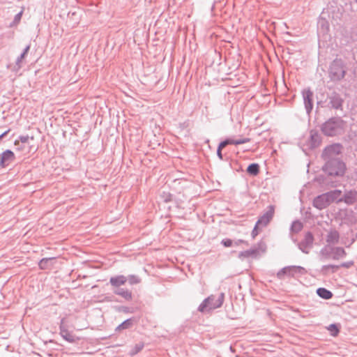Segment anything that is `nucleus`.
Here are the masks:
<instances>
[{
	"label": "nucleus",
	"mask_w": 357,
	"mask_h": 357,
	"mask_svg": "<svg viewBox=\"0 0 357 357\" xmlns=\"http://www.w3.org/2000/svg\"><path fill=\"white\" fill-rule=\"evenodd\" d=\"M346 123L340 117H333L326 121L321 126L325 135L333 137L344 132Z\"/></svg>",
	"instance_id": "1"
},
{
	"label": "nucleus",
	"mask_w": 357,
	"mask_h": 357,
	"mask_svg": "<svg viewBox=\"0 0 357 357\" xmlns=\"http://www.w3.org/2000/svg\"><path fill=\"white\" fill-rule=\"evenodd\" d=\"M323 170L329 176H342L344 174L346 165L340 158L326 160Z\"/></svg>",
	"instance_id": "2"
},
{
	"label": "nucleus",
	"mask_w": 357,
	"mask_h": 357,
	"mask_svg": "<svg viewBox=\"0 0 357 357\" xmlns=\"http://www.w3.org/2000/svg\"><path fill=\"white\" fill-rule=\"evenodd\" d=\"M224 293H220L218 297L211 295L202 301L198 307V310L201 312H206L220 307L224 302Z\"/></svg>",
	"instance_id": "3"
},
{
	"label": "nucleus",
	"mask_w": 357,
	"mask_h": 357,
	"mask_svg": "<svg viewBox=\"0 0 357 357\" xmlns=\"http://www.w3.org/2000/svg\"><path fill=\"white\" fill-rule=\"evenodd\" d=\"M330 77L333 81H339L344 78L345 75V70L343 62L341 60L333 61L329 69Z\"/></svg>",
	"instance_id": "4"
},
{
	"label": "nucleus",
	"mask_w": 357,
	"mask_h": 357,
	"mask_svg": "<svg viewBox=\"0 0 357 357\" xmlns=\"http://www.w3.org/2000/svg\"><path fill=\"white\" fill-rule=\"evenodd\" d=\"M307 271L305 268L300 266H288L280 269L278 273L277 277L280 280H282L284 275L294 277L296 275H305Z\"/></svg>",
	"instance_id": "5"
},
{
	"label": "nucleus",
	"mask_w": 357,
	"mask_h": 357,
	"mask_svg": "<svg viewBox=\"0 0 357 357\" xmlns=\"http://www.w3.org/2000/svg\"><path fill=\"white\" fill-rule=\"evenodd\" d=\"M342 149V146L338 143L329 145L323 151L321 157L324 161L338 159L337 156L341 154Z\"/></svg>",
	"instance_id": "6"
},
{
	"label": "nucleus",
	"mask_w": 357,
	"mask_h": 357,
	"mask_svg": "<svg viewBox=\"0 0 357 357\" xmlns=\"http://www.w3.org/2000/svg\"><path fill=\"white\" fill-rule=\"evenodd\" d=\"M314 236L311 231L305 233L303 239L297 243L298 249L305 254H309L313 247Z\"/></svg>",
	"instance_id": "7"
},
{
	"label": "nucleus",
	"mask_w": 357,
	"mask_h": 357,
	"mask_svg": "<svg viewBox=\"0 0 357 357\" xmlns=\"http://www.w3.org/2000/svg\"><path fill=\"white\" fill-rule=\"evenodd\" d=\"M302 96L306 112L310 114L313 108L314 93L310 89H307L302 91Z\"/></svg>",
	"instance_id": "8"
},
{
	"label": "nucleus",
	"mask_w": 357,
	"mask_h": 357,
	"mask_svg": "<svg viewBox=\"0 0 357 357\" xmlns=\"http://www.w3.org/2000/svg\"><path fill=\"white\" fill-rule=\"evenodd\" d=\"M15 160L14 153L7 149L0 154V167L4 168L8 166L11 162Z\"/></svg>",
	"instance_id": "9"
},
{
	"label": "nucleus",
	"mask_w": 357,
	"mask_h": 357,
	"mask_svg": "<svg viewBox=\"0 0 357 357\" xmlns=\"http://www.w3.org/2000/svg\"><path fill=\"white\" fill-rule=\"evenodd\" d=\"M273 214L274 206L271 205L268 206V210L259 218L256 222L257 225H259L261 227H266L272 219Z\"/></svg>",
	"instance_id": "10"
},
{
	"label": "nucleus",
	"mask_w": 357,
	"mask_h": 357,
	"mask_svg": "<svg viewBox=\"0 0 357 357\" xmlns=\"http://www.w3.org/2000/svg\"><path fill=\"white\" fill-rule=\"evenodd\" d=\"M330 205L326 193L321 194L316 197L313 200V206L317 209L322 210L327 208Z\"/></svg>",
	"instance_id": "11"
},
{
	"label": "nucleus",
	"mask_w": 357,
	"mask_h": 357,
	"mask_svg": "<svg viewBox=\"0 0 357 357\" xmlns=\"http://www.w3.org/2000/svg\"><path fill=\"white\" fill-rule=\"evenodd\" d=\"M321 142V137L317 131L312 130L310 131V138L307 141V146L312 149L318 147Z\"/></svg>",
	"instance_id": "12"
},
{
	"label": "nucleus",
	"mask_w": 357,
	"mask_h": 357,
	"mask_svg": "<svg viewBox=\"0 0 357 357\" xmlns=\"http://www.w3.org/2000/svg\"><path fill=\"white\" fill-rule=\"evenodd\" d=\"M64 321H65L64 318L61 319V324L59 326L60 335L67 342L73 343L76 341L77 337L72 333L69 332L67 330L66 326L63 325Z\"/></svg>",
	"instance_id": "13"
},
{
	"label": "nucleus",
	"mask_w": 357,
	"mask_h": 357,
	"mask_svg": "<svg viewBox=\"0 0 357 357\" xmlns=\"http://www.w3.org/2000/svg\"><path fill=\"white\" fill-rule=\"evenodd\" d=\"M329 105L335 109H342L343 100L340 95L336 92H333L329 96Z\"/></svg>",
	"instance_id": "14"
},
{
	"label": "nucleus",
	"mask_w": 357,
	"mask_h": 357,
	"mask_svg": "<svg viewBox=\"0 0 357 357\" xmlns=\"http://www.w3.org/2000/svg\"><path fill=\"white\" fill-rule=\"evenodd\" d=\"M340 240V233L335 229H331L328 230L326 237V241L328 245H335L339 243Z\"/></svg>",
	"instance_id": "15"
},
{
	"label": "nucleus",
	"mask_w": 357,
	"mask_h": 357,
	"mask_svg": "<svg viewBox=\"0 0 357 357\" xmlns=\"http://www.w3.org/2000/svg\"><path fill=\"white\" fill-rule=\"evenodd\" d=\"M357 200V192L355 190H350L346 192L341 199H338V202H344L348 205L354 204Z\"/></svg>",
	"instance_id": "16"
},
{
	"label": "nucleus",
	"mask_w": 357,
	"mask_h": 357,
	"mask_svg": "<svg viewBox=\"0 0 357 357\" xmlns=\"http://www.w3.org/2000/svg\"><path fill=\"white\" fill-rule=\"evenodd\" d=\"M126 282L127 278L123 275L111 277L109 279V283L114 289L121 288L120 287L125 284Z\"/></svg>",
	"instance_id": "17"
},
{
	"label": "nucleus",
	"mask_w": 357,
	"mask_h": 357,
	"mask_svg": "<svg viewBox=\"0 0 357 357\" xmlns=\"http://www.w3.org/2000/svg\"><path fill=\"white\" fill-rule=\"evenodd\" d=\"M332 259L340 260L344 258L347 255V252L342 247L332 246Z\"/></svg>",
	"instance_id": "18"
},
{
	"label": "nucleus",
	"mask_w": 357,
	"mask_h": 357,
	"mask_svg": "<svg viewBox=\"0 0 357 357\" xmlns=\"http://www.w3.org/2000/svg\"><path fill=\"white\" fill-rule=\"evenodd\" d=\"M332 245H326L324 246L319 252L320 259L324 261L332 259Z\"/></svg>",
	"instance_id": "19"
},
{
	"label": "nucleus",
	"mask_w": 357,
	"mask_h": 357,
	"mask_svg": "<svg viewBox=\"0 0 357 357\" xmlns=\"http://www.w3.org/2000/svg\"><path fill=\"white\" fill-rule=\"evenodd\" d=\"M113 292L114 294L118 295L123 298L125 300L129 301H131L132 298V292L124 288H117L114 289Z\"/></svg>",
	"instance_id": "20"
},
{
	"label": "nucleus",
	"mask_w": 357,
	"mask_h": 357,
	"mask_svg": "<svg viewBox=\"0 0 357 357\" xmlns=\"http://www.w3.org/2000/svg\"><path fill=\"white\" fill-rule=\"evenodd\" d=\"M341 194H342V192L339 190H331L330 192H326V195L328 197L330 204L335 201L338 202V199H341V197H340Z\"/></svg>",
	"instance_id": "21"
},
{
	"label": "nucleus",
	"mask_w": 357,
	"mask_h": 357,
	"mask_svg": "<svg viewBox=\"0 0 357 357\" xmlns=\"http://www.w3.org/2000/svg\"><path fill=\"white\" fill-rule=\"evenodd\" d=\"M133 319H128L119 324L115 329L116 332H120L123 330L129 329L133 326Z\"/></svg>",
	"instance_id": "22"
},
{
	"label": "nucleus",
	"mask_w": 357,
	"mask_h": 357,
	"mask_svg": "<svg viewBox=\"0 0 357 357\" xmlns=\"http://www.w3.org/2000/svg\"><path fill=\"white\" fill-rule=\"evenodd\" d=\"M55 260L54 257L43 258L38 263L39 268L45 270L52 266V261Z\"/></svg>",
	"instance_id": "23"
},
{
	"label": "nucleus",
	"mask_w": 357,
	"mask_h": 357,
	"mask_svg": "<svg viewBox=\"0 0 357 357\" xmlns=\"http://www.w3.org/2000/svg\"><path fill=\"white\" fill-rule=\"evenodd\" d=\"M317 295L324 299H330L333 297V293L323 287L318 288L317 290Z\"/></svg>",
	"instance_id": "24"
},
{
	"label": "nucleus",
	"mask_w": 357,
	"mask_h": 357,
	"mask_svg": "<svg viewBox=\"0 0 357 357\" xmlns=\"http://www.w3.org/2000/svg\"><path fill=\"white\" fill-rule=\"evenodd\" d=\"M338 269L339 266L328 264L322 266L321 271L323 274H327L330 271H331V273H335Z\"/></svg>",
	"instance_id": "25"
},
{
	"label": "nucleus",
	"mask_w": 357,
	"mask_h": 357,
	"mask_svg": "<svg viewBox=\"0 0 357 357\" xmlns=\"http://www.w3.org/2000/svg\"><path fill=\"white\" fill-rule=\"evenodd\" d=\"M247 172L252 176H257L259 172V165L257 163H252L248 165Z\"/></svg>",
	"instance_id": "26"
},
{
	"label": "nucleus",
	"mask_w": 357,
	"mask_h": 357,
	"mask_svg": "<svg viewBox=\"0 0 357 357\" xmlns=\"http://www.w3.org/2000/svg\"><path fill=\"white\" fill-rule=\"evenodd\" d=\"M329 25L328 22L324 19H320L318 22V31H321L323 33L328 31Z\"/></svg>",
	"instance_id": "27"
},
{
	"label": "nucleus",
	"mask_w": 357,
	"mask_h": 357,
	"mask_svg": "<svg viewBox=\"0 0 357 357\" xmlns=\"http://www.w3.org/2000/svg\"><path fill=\"white\" fill-rule=\"evenodd\" d=\"M257 254H258V250L257 249H250V250L241 252L239 254V257H243L248 258L250 257H256Z\"/></svg>",
	"instance_id": "28"
},
{
	"label": "nucleus",
	"mask_w": 357,
	"mask_h": 357,
	"mask_svg": "<svg viewBox=\"0 0 357 357\" xmlns=\"http://www.w3.org/2000/svg\"><path fill=\"white\" fill-rule=\"evenodd\" d=\"M303 227V223L299 220H295L291 225L290 230L294 233H298Z\"/></svg>",
	"instance_id": "29"
},
{
	"label": "nucleus",
	"mask_w": 357,
	"mask_h": 357,
	"mask_svg": "<svg viewBox=\"0 0 357 357\" xmlns=\"http://www.w3.org/2000/svg\"><path fill=\"white\" fill-rule=\"evenodd\" d=\"M127 278V281L130 284H137L141 282V279L139 276L135 275H129Z\"/></svg>",
	"instance_id": "30"
},
{
	"label": "nucleus",
	"mask_w": 357,
	"mask_h": 357,
	"mask_svg": "<svg viewBox=\"0 0 357 357\" xmlns=\"http://www.w3.org/2000/svg\"><path fill=\"white\" fill-rule=\"evenodd\" d=\"M144 344L143 342H139L138 344H136L135 347L130 350V356H135L137 354H138L140 351L142 350L144 348Z\"/></svg>",
	"instance_id": "31"
},
{
	"label": "nucleus",
	"mask_w": 357,
	"mask_h": 357,
	"mask_svg": "<svg viewBox=\"0 0 357 357\" xmlns=\"http://www.w3.org/2000/svg\"><path fill=\"white\" fill-rule=\"evenodd\" d=\"M328 330L333 336H336L339 333V328L337 325L335 324H330L328 327Z\"/></svg>",
	"instance_id": "32"
},
{
	"label": "nucleus",
	"mask_w": 357,
	"mask_h": 357,
	"mask_svg": "<svg viewBox=\"0 0 357 357\" xmlns=\"http://www.w3.org/2000/svg\"><path fill=\"white\" fill-rule=\"evenodd\" d=\"M221 243L226 248L231 247L234 245V242L232 240L229 238H225L221 241Z\"/></svg>",
	"instance_id": "33"
},
{
	"label": "nucleus",
	"mask_w": 357,
	"mask_h": 357,
	"mask_svg": "<svg viewBox=\"0 0 357 357\" xmlns=\"http://www.w3.org/2000/svg\"><path fill=\"white\" fill-rule=\"evenodd\" d=\"M354 261H348L343 262L340 265H338V266H339V268L340 267L345 268H349L352 266H354Z\"/></svg>",
	"instance_id": "34"
},
{
	"label": "nucleus",
	"mask_w": 357,
	"mask_h": 357,
	"mask_svg": "<svg viewBox=\"0 0 357 357\" xmlns=\"http://www.w3.org/2000/svg\"><path fill=\"white\" fill-rule=\"evenodd\" d=\"M250 141V139L248 138V137H244V138L239 139H235L236 145L245 144V143L249 142Z\"/></svg>",
	"instance_id": "35"
},
{
	"label": "nucleus",
	"mask_w": 357,
	"mask_h": 357,
	"mask_svg": "<svg viewBox=\"0 0 357 357\" xmlns=\"http://www.w3.org/2000/svg\"><path fill=\"white\" fill-rule=\"evenodd\" d=\"M24 57H25V56L22 54L17 57L15 63H16V66H17L18 68H21V63H22V60L24 59Z\"/></svg>",
	"instance_id": "36"
},
{
	"label": "nucleus",
	"mask_w": 357,
	"mask_h": 357,
	"mask_svg": "<svg viewBox=\"0 0 357 357\" xmlns=\"http://www.w3.org/2000/svg\"><path fill=\"white\" fill-rule=\"evenodd\" d=\"M261 227L259 225H257V223L255 224V226L252 231V236L253 238H255L256 236L258 235L259 234V228H260Z\"/></svg>",
	"instance_id": "37"
},
{
	"label": "nucleus",
	"mask_w": 357,
	"mask_h": 357,
	"mask_svg": "<svg viewBox=\"0 0 357 357\" xmlns=\"http://www.w3.org/2000/svg\"><path fill=\"white\" fill-rule=\"evenodd\" d=\"M29 137L28 135H21L19 137V139L22 143H27Z\"/></svg>",
	"instance_id": "38"
},
{
	"label": "nucleus",
	"mask_w": 357,
	"mask_h": 357,
	"mask_svg": "<svg viewBox=\"0 0 357 357\" xmlns=\"http://www.w3.org/2000/svg\"><path fill=\"white\" fill-rule=\"evenodd\" d=\"M222 149H220L219 146H218V149H217V155H218V157L220 160H223V155H222Z\"/></svg>",
	"instance_id": "39"
},
{
	"label": "nucleus",
	"mask_w": 357,
	"mask_h": 357,
	"mask_svg": "<svg viewBox=\"0 0 357 357\" xmlns=\"http://www.w3.org/2000/svg\"><path fill=\"white\" fill-rule=\"evenodd\" d=\"M227 145H229V144H228V142H227V141L225 139V140H224V141L221 142L219 144V145H218V146H220V149H224V148H225L226 146H227Z\"/></svg>",
	"instance_id": "40"
},
{
	"label": "nucleus",
	"mask_w": 357,
	"mask_h": 357,
	"mask_svg": "<svg viewBox=\"0 0 357 357\" xmlns=\"http://www.w3.org/2000/svg\"><path fill=\"white\" fill-rule=\"evenodd\" d=\"M30 47L31 45H28L26 46V47L24 49L22 54L26 56V55L28 54L29 50H30Z\"/></svg>",
	"instance_id": "41"
},
{
	"label": "nucleus",
	"mask_w": 357,
	"mask_h": 357,
	"mask_svg": "<svg viewBox=\"0 0 357 357\" xmlns=\"http://www.w3.org/2000/svg\"><path fill=\"white\" fill-rule=\"evenodd\" d=\"M226 140L227 141L228 144H234V145H236L235 139H226Z\"/></svg>",
	"instance_id": "42"
},
{
	"label": "nucleus",
	"mask_w": 357,
	"mask_h": 357,
	"mask_svg": "<svg viewBox=\"0 0 357 357\" xmlns=\"http://www.w3.org/2000/svg\"><path fill=\"white\" fill-rule=\"evenodd\" d=\"M245 243V241H243V240H238V241H235V242L234 243V245L238 246V245H239L241 243Z\"/></svg>",
	"instance_id": "43"
},
{
	"label": "nucleus",
	"mask_w": 357,
	"mask_h": 357,
	"mask_svg": "<svg viewBox=\"0 0 357 357\" xmlns=\"http://www.w3.org/2000/svg\"><path fill=\"white\" fill-rule=\"evenodd\" d=\"M9 132H10V129L6 130L4 132H3L1 135H0V139H2L3 137H5Z\"/></svg>",
	"instance_id": "44"
},
{
	"label": "nucleus",
	"mask_w": 357,
	"mask_h": 357,
	"mask_svg": "<svg viewBox=\"0 0 357 357\" xmlns=\"http://www.w3.org/2000/svg\"><path fill=\"white\" fill-rule=\"evenodd\" d=\"M21 15H22V13H19L18 14H17L15 17V20H18L20 19L21 17Z\"/></svg>",
	"instance_id": "45"
},
{
	"label": "nucleus",
	"mask_w": 357,
	"mask_h": 357,
	"mask_svg": "<svg viewBox=\"0 0 357 357\" xmlns=\"http://www.w3.org/2000/svg\"><path fill=\"white\" fill-rule=\"evenodd\" d=\"M355 241H356V238H352V240H351V243H350L349 245H347V247H349V246H350V245H351L352 243H354L355 242Z\"/></svg>",
	"instance_id": "46"
},
{
	"label": "nucleus",
	"mask_w": 357,
	"mask_h": 357,
	"mask_svg": "<svg viewBox=\"0 0 357 357\" xmlns=\"http://www.w3.org/2000/svg\"><path fill=\"white\" fill-rule=\"evenodd\" d=\"M170 200H171V198H166V199H165V202H169V201H170Z\"/></svg>",
	"instance_id": "47"
},
{
	"label": "nucleus",
	"mask_w": 357,
	"mask_h": 357,
	"mask_svg": "<svg viewBox=\"0 0 357 357\" xmlns=\"http://www.w3.org/2000/svg\"><path fill=\"white\" fill-rule=\"evenodd\" d=\"M18 144H19V141H18V140H16V141L15 142V145H17Z\"/></svg>",
	"instance_id": "48"
},
{
	"label": "nucleus",
	"mask_w": 357,
	"mask_h": 357,
	"mask_svg": "<svg viewBox=\"0 0 357 357\" xmlns=\"http://www.w3.org/2000/svg\"><path fill=\"white\" fill-rule=\"evenodd\" d=\"M292 240H293V241H294V243H296V239L292 238Z\"/></svg>",
	"instance_id": "49"
},
{
	"label": "nucleus",
	"mask_w": 357,
	"mask_h": 357,
	"mask_svg": "<svg viewBox=\"0 0 357 357\" xmlns=\"http://www.w3.org/2000/svg\"><path fill=\"white\" fill-rule=\"evenodd\" d=\"M356 2L357 3V0H356Z\"/></svg>",
	"instance_id": "50"
}]
</instances>
